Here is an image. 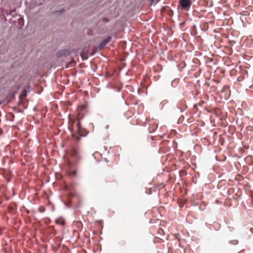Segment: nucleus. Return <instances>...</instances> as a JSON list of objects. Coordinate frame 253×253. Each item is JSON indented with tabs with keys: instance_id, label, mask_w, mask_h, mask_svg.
Wrapping results in <instances>:
<instances>
[{
	"instance_id": "1a4fd4ad",
	"label": "nucleus",
	"mask_w": 253,
	"mask_h": 253,
	"mask_svg": "<svg viewBox=\"0 0 253 253\" xmlns=\"http://www.w3.org/2000/svg\"><path fill=\"white\" fill-rule=\"evenodd\" d=\"M69 174L71 176H75L76 174V170L70 171L69 172Z\"/></svg>"
},
{
	"instance_id": "6e6552de",
	"label": "nucleus",
	"mask_w": 253,
	"mask_h": 253,
	"mask_svg": "<svg viewBox=\"0 0 253 253\" xmlns=\"http://www.w3.org/2000/svg\"><path fill=\"white\" fill-rule=\"evenodd\" d=\"M210 61V62H212V60L210 58H207V61H206V63H207V68L210 67L211 69L212 70H214V68H213L212 67H211V65H208V64L209 63Z\"/></svg>"
},
{
	"instance_id": "f3484780",
	"label": "nucleus",
	"mask_w": 253,
	"mask_h": 253,
	"mask_svg": "<svg viewBox=\"0 0 253 253\" xmlns=\"http://www.w3.org/2000/svg\"><path fill=\"white\" fill-rule=\"evenodd\" d=\"M212 5V3L211 2V3L209 4L208 3V1H207V6H211Z\"/></svg>"
},
{
	"instance_id": "ddd939ff",
	"label": "nucleus",
	"mask_w": 253,
	"mask_h": 253,
	"mask_svg": "<svg viewBox=\"0 0 253 253\" xmlns=\"http://www.w3.org/2000/svg\"><path fill=\"white\" fill-rule=\"evenodd\" d=\"M160 0H150L151 2V4H152L153 3H157Z\"/></svg>"
},
{
	"instance_id": "7ed1b4c3",
	"label": "nucleus",
	"mask_w": 253,
	"mask_h": 253,
	"mask_svg": "<svg viewBox=\"0 0 253 253\" xmlns=\"http://www.w3.org/2000/svg\"><path fill=\"white\" fill-rule=\"evenodd\" d=\"M180 4L183 8L187 9L191 6V2L190 0H180Z\"/></svg>"
},
{
	"instance_id": "9b49d317",
	"label": "nucleus",
	"mask_w": 253,
	"mask_h": 253,
	"mask_svg": "<svg viewBox=\"0 0 253 253\" xmlns=\"http://www.w3.org/2000/svg\"><path fill=\"white\" fill-rule=\"evenodd\" d=\"M81 55L82 57L83 60L86 59L87 58V56H85V53L84 52H82L81 53Z\"/></svg>"
},
{
	"instance_id": "6ab92c4d",
	"label": "nucleus",
	"mask_w": 253,
	"mask_h": 253,
	"mask_svg": "<svg viewBox=\"0 0 253 253\" xmlns=\"http://www.w3.org/2000/svg\"><path fill=\"white\" fill-rule=\"evenodd\" d=\"M179 236V234H178L176 235V238L179 240L178 236Z\"/></svg>"
},
{
	"instance_id": "20e7f679",
	"label": "nucleus",
	"mask_w": 253,
	"mask_h": 253,
	"mask_svg": "<svg viewBox=\"0 0 253 253\" xmlns=\"http://www.w3.org/2000/svg\"><path fill=\"white\" fill-rule=\"evenodd\" d=\"M83 108V107H82L81 108H78L79 112L76 115V120L78 121V122H80V121L84 116V114L81 111V109H82Z\"/></svg>"
},
{
	"instance_id": "0eeeda50",
	"label": "nucleus",
	"mask_w": 253,
	"mask_h": 253,
	"mask_svg": "<svg viewBox=\"0 0 253 253\" xmlns=\"http://www.w3.org/2000/svg\"><path fill=\"white\" fill-rule=\"evenodd\" d=\"M157 126L158 125L157 124L153 125L152 126H150L149 128V132L151 133L154 132L157 128Z\"/></svg>"
},
{
	"instance_id": "f8f14e48",
	"label": "nucleus",
	"mask_w": 253,
	"mask_h": 253,
	"mask_svg": "<svg viewBox=\"0 0 253 253\" xmlns=\"http://www.w3.org/2000/svg\"><path fill=\"white\" fill-rule=\"evenodd\" d=\"M229 242H230V243L232 244L233 245H236L238 244V242L237 240H233V241H230Z\"/></svg>"
},
{
	"instance_id": "9d476101",
	"label": "nucleus",
	"mask_w": 253,
	"mask_h": 253,
	"mask_svg": "<svg viewBox=\"0 0 253 253\" xmlns=\"http://www.w3.org/2000/svg\"><path fill=\"white\" fill-rule=\"evenodd\" d=\"M164 232L162 229L159 228L158 230V233L160 235H163Z\"/></svg>"
},
{
	"instance_id": "423d86ee",
	"label": "nucleus",
	"mask_w": 253,
	"mask_h": 253,
	"mask_svg": "<svg viewBox=\"0 0 253 253\" xmlns=\"http://www.w3.org/2000/svg\"><path fill=\"white\" fill-rule=\"evenodd\" d=\"M55 222L57 224L62 225V226L65 225V221L63 219H62L61 218L57 219L55 221Z\"/></svg>"
},
{
	"instance_id": "dca6fc26",
	"label": "nucleus",
	"mask_w": 253,
	"mask_h": 253,
	"mask_svg": "<svg viewBox=\"0 0 253 253\" xmlns=\"http://www.w3.org/2000/svg\"><path fill=\"white\" fill-rule=\"evenodd\" d=\"M39 211L40 212H43L44 211V209L43 208H42V207H40L39 208Z\"/></svg>"
},
{
	"instance_id": "a211bd4d",
	"label": "nucleus",
	"mask_w": 253,
	"mask_h": 253,
	"mask_svg": "<svg viewBox=\"0 0 253 253\" xmlns=\"http://www.w3.org/2000/svg\"><path fill=\"white\" fill-rule=\"evenodd\" d=\"M25 96H26V94L25 93H22L20 95V97H21L22 96L25 97Z\"/></svg>"
},
{
	"instance_id": "f03ea898",
	"label": "nucleus",
	"mask_w": 253,
	"mask_h": 253,
	"mask_svg": "<svg viewBox=\"0 0 253 253\" xmlns=\"http://www.w3.org/2000/svg\"><path fill=\"white\" fill-rule=\"evenodd\" d=\"M77 131L80 135L85 136L87 133L86 130L82 127L80 122L77 123Z\"/></svg>"
},
{
	"instance_id": "2eb2a0df",
	"label": "nucleus",
	"mask_w": 253,
	"mask_h": 253,
	"mask_svg": "<svg viewBox=\"0 0 253 253\" xmlns=\"http://www.w3.org/2000/svg\"><path fill=\"white\" fill-rule=\"evenodd\" d=\"M69 123H71L73 125L75 123V121L74 119H72V118H70L69 119Z\"/></svg>"
},
{
	"instance_id": "aec40b11",
	"label": "nucleus",
	"mask_w": 253,
	"mask_h": 253,
	"mask_svg": "<svg viewBox=\"0 0 253 253\" xmlns=\"http://www.w3.org/2000/svg\"><path fill=\"white\" fill-rule=\"evenodd\" d=\"M75 62L74 61H73V62H71V64H75Z\"/></svg>"
},
{
	"instance_id": "f257e3e1",
	"label": "nucleus",
	"mask_w": 253,
	"mask_h": 253,
	"mask_svg": "<svg viewBox=\"0 0 253 253\" xmlns=\"http://www.w3.org/2000/svg\"><path fill=\"white\" fill-rule=\"evenodd\" d=\"M70 155L73 157L76 160H79L80 159V156L79 154V151L77 148L73 147L70 152Z\"/></svg>"
},
{
	"instance_id": "4468645a",
	"label": "nucleus",
	"mask_w": 253,
	"mask_h": 253,
	"mask_svg": "<svg viewBox=\"0 0 253 253\" xmlns=\"http://www.w3.org/2000/svg\"><path fill=\"white\" fill-rule=\"evenodd\" d=\"M73 136L76 139L77 141H79L80 139V137L79 136H76V135L73 134Z\"/></svg>"
},
{
	"instance_id": "39448f33",
	"label": "nucleus",
	"mask_w": 253,
	"mask_h": 253,
	"mask_svg": "<svg viewBox=\"0 0 253 253\" xmlns=\"http://www.w3.org/2000/svg\"><path fill=\"white\" fill-rule=\"evenodd\" d=\"M112 39L111 37H108V38H106L104 40H103L101 43L99 45V47L100 48H102L103 46H104L108 42H110L111 39Z\"/></svg>"
}]
</instances>
